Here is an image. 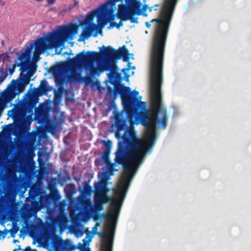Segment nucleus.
Listing matches in <instances>:
<instances>
[{
  "label": "nucleus",
  "instance_id": "nucleus-1",
  "mask_svg": "<svg viewBox=\"0 0 251 251\" xmlns=\"http://www.w3.org/2000/svg\"><path fill=\"white\" fill-rule=\"evenodd\" d=\"M164 41H161L158 37H155L152 48L151 58L150 62V95L151 108L146 109L147 103L141 101L142 97L137 98L139 92L134 90L131 92L133 98L137 99L139 102L145 103V107L139 108L132 119H129L126 110L124 108L126 118L131 125L134 123H141L147 129V140H143L136 137L131 132L126 130L124 135L120 131L127 127L126 120L120 118L117 114L115 116L117 130L115 137L124 143L126 149L146 154L148 151L154 144L156 137V125L158 127L165 129L167 126V116L166 109L162 106V97L161 85L163 81V67L164 61Z\"/></svg>",
  "mask_w": 251,
  "mask_h": 251
},
{
  "label": "nucleus",
  "instance_id": "nucleus-2",
  "mask_svg": "<svg viewBox=\"0 0 251 251\" xmlns=\"http://www.w3.org/2000/svg\"><path fill=\"white\" fill-rule=\"evenodd\" d=\"M133 149H126L122 142H119L118 143L115 161L117 164L122 165L125 172L121 178L118 189L115 192L116 198H113L107 194L95 192L94 199L104 204L111 201L110 212L106 215V218L109 220H112L119 214L129 185V180L136 168L143 162L146 155L134 151Z\"/></svg>",
  "mask_w": 251,
  "mask_h": 251
},
{
  "label": "nucleus",
  "instance_id": "nucleus-3",
  "mask_svg": "<svg viewBox=\"0 0 251 251\" xmlns=\"http://www.w3.org/2000/svg\"><path fill=\"white\" fill-rule=\"evenodd\" d=\"M78 30L77 25L71 24L61 26L57 30L50 32L46 37L36 39L34 43V54H41L48 50L60 47L65 41L73 39Z\"/></svg>",
  "mask_w": 251,
  "mask_h": 251
},
{
  "label": "nucleus",
  "instance_id": "nucleus-4",
  "mask_svg": "<svg viewBox=\"0 0 251 251\" xmlns=\"http://www.w3.org/2000/svg\"><path fill=\"white\" fill-rule=\"evenodd\" d=\"M108 78L110 83L114 85L115 94L120 95L123 104L127 111L129 118L132 119L134 114L137 112L138 108L145 107V103L139 102L137 99L132 96L130 88L120 83L122 77L121 74L117 72L116 66H112Z\"/></svg>",
  "mask_w": 251,
  "mask_h": 251
},
{
  "label": "nucleus",
  "instance_id": "nucleus-5",
  "mask_svg": "<svg viewBox=\"0 0 251 251\" xmlns=\"http://www.w3.org/2000/svg\"><path fill=\"white\" fill-rule=\"evenodd\" d=\"M50 90L47 82L45 80H42L39 87L34 88L33 92L28 96L27 99L8 112H11L10 116L15 120L24 117L27 114L32 115L33 110L38 102V97L47 94Z\"/></svg>",
  "mask_w": 251,
  "mask_h": 251
},
{
  "label": "nucleus",
  "instance_id": "nucleus-6",
  "mask_svg": "<svg viewBox=\"0 0 251 251\" xmlns=\"http://www.w3.org/2000/svg\"><path fill=\"white\" fill-rule=\"evenodd\" d=\"M88 52L83 50L77 53L75 57L70 59L68 65L71 67L82 66L86 71H89L88 75L83 77V81L87 84L93 82L92 78L98 74L99 69L95 66L94 63L99 61L95 59L94 57Z\"/></svg>",
  "mask_w": 251,
  "mask_h": 251
},
{
  "label": "nucleus",
  "instance_id": "nucleus-7",
  "mask_svg": "<svg viewBox=\"0 0 251 251\" xmlns=\"http://www.w3.org/2000/svg\"><path fill=\"white\" fill-rule=\"evenodd\" d=\"M167 0H165L162 9L160 11V15L161 18L160 19H154L151 21L150 22H146V25L148 28H150L151 26V23H153L155 22L157 23V25L156 26L154 33L153 37V40L151 45V58L152 55V48L153 46V43L155 41V37L157 36L160 39V41H164V53L165 52V45L166 43L167 37L169 27L170 25V24L171 21V19L172 17L173 13L175 10V6H174V8L172 9H170L168 12V13H164V6L166 3Z\"/></svg>",
  "mask_w": 251,
  "mask_h": 251
},
{
  "label": "nucleus",
  "instance_id": "nucleus-8",
  "mask_svg": "<svg viewBox=\"0 0 251 251\" xmlns=\"http://www.w3.org/2000/svg\"><path fill=\"white\" fill-rule=\"evenodd\" d=\"M113 0H109L102 4L100 8L96 9V17L97 18V25L98 26L103 27L106 24L108 18L109 22L114 21L115 15L113 14L116 9V3H112ZM99 32L102 33V31L99 29Z\"/></svg>",
  "mask_w": 251,
  "mask_h": 251
},
{
  "label": "nucleus",
  "instance_id": "nucleus-9",
  "mask_svg": "<svg viewBox=\"0 0 251 251\" xmlns=\"http://www.w3.org/2000/svg\"><path fill=\"white\" fill-rule=\"evenodd\" d=\"M124 0H119L123 2ZM125 4L121 3L118 5L117 15H122L127 13L141 15L142 11L141 7L142 3L137 0H125Z\"/></svg>",
  "mask_w": 251,
  "mask_h": 251
},
{
  "label": "nucleus",
  "instance_id": "nucleus-10",
  "mask_svg": "<svg viewBox=\"0 0 251 251\" xmlns=\"http://www.w3.org/2000/svg\"><path fill=\"white\" fill-rule=\"evenodd\" d=\"M95 17H96V9L87 14L84 21L85 27L83 29L81 35L84 39H88L90 38L93 32L95 31L93 35L94 37L98 36L99 33V26L97 24L93 23Z\"/></svg>",
  "mask_w": 251,
  "mask_h": 251
},
{
  "label": "nucleus",
  "instance_id": "nucleus-11",
  "mask_svg": "<svg viewBox=\"0 0 251 251\" xmlns=\"http://www.w3.org/2000/svg\"><path fill=\"white\" fill-rule=\"evenodd\" d=\"M105 233L101 232H94L100 237L103 239L100 245V251H113L114 232L110 228Z\"/></svg>",
  "mask_w": 251,
  "mask_h": 251
},
{
  "label": "nucleus",
  "instance_id": "nucleus-12",
  "mask_svg": "<svg viewBox=\"0 0 251 251\" xmlns=\"http://www.w3.org/2000/svg\"><path fill=\"white\" fill-rule=\"evenodd\" d=\"M100 52L95 51H87V52L93 56L92 57H94L95 59L99 61L102 58L110 60L115 59V50L111 46H102L101 48H100Z\"/></svg>",
  "mask_w": 251,
  "mask_h": 251
},
{
  "label": "nucleus",
  "instance_id": "nucleus-13",
  "mask_svg": "<svg viewBox=\"0 0 251 251\" xmlns=\"http://www.w3.org/2000/svg\"><path fill=\"white\" fill-rule=\"evenodd\" d=\"M103 177L101 179L94 184L95 192H101L106 194L109 192L110 189L107 187V178L105 173H102Z\"/></svg>",
  "mask_w": 251,
  "mask_h": 251
},
{
  "label": "nucleus",
  "instance_id": "nucleus-14",
  "mask_svg": "<svg viewBox=\"0 0 251 251\" xmlns=\"http://www.w3.org/2000/svg\"><path fill=\"white\" fill-rule=\"evenodd\" d=\"M17 93L14 90L10 89L2 92L0 98V105L10 102L16 96Z\"/></svg>",
  "mask_w": 251,
  "mask_h": 251
},
{
  "label": "nucleus",
  "instance_id": "nucleus-15",
  "mask_svg": "<svg viewBox=\"0 0 251 251\" xmlns=\"http://www.w3.org/2000/svg\"><path fill=\"white\" fill-rule=\"evenodd\" d=\"M102 143L104 146V152L101 156L102 161L106 164L109 162V154L111 149V142L109 140H103Z\"/></svg>",
  "mask_w": 251,
  "mask_h": 251
},
{
  "label": "nucleus",
  "instance_id": "nucleus-16",
  "mask_svg": "<svg viewBox=\"0 0 251 251\" xmlns=\"http://www.w3.org/2000/svg\"><path fill=\"white\" fill-rule=\"evenodd\" d=\"M129 51L126 45L119 48L118 50H115V59H120L122 57L124 61L127 62L129 59Z\"/></svg>",
  "mask_w": 251,
  "mask_h": 251
},
{
  "label": "nucleus",
  "instance_id": "nucleus-17",
  "mask_svg": "<svg viewBox=\"0 0 251 251\" xmlns=\"http://www.w3.org/2000/svg\"><path fill=\"white\" fill-rule=\"evenodd\" d=\"M11 82L14 83L15 88L18 91L16 93L17 94L23 92L25 90L26 86L29 84L22 77L19 80L13 79Z\"/></svg>",
  "mask_w": 251,
  "mask_h": 251
},
{
  "label": "nucleus",
  "instance_id": "nucleus-18",
  "mask_svg": "<svg viewBox=\"0 0 251 251\" xmlns=\"http://www.w3.org/2000/svg\"><path fill=\"white\" fill-rule=\"evenodd\" d=\"M34 47V44L33 43H31L29 46L25 49V51L23 52L21 55L19 57V59L20 61H26L27 60L29 59L30 58V54L31 52V50Z\"/></svg>",
  "mask_w": 251,
  "mask_h": 251
},
{
  "label": "nucleus",
  "instance_id": "nucleus-19",
  "mask_svg": "<svg viewBox=\"0 0 251 251\" xmlns=\"http://www.w3.org/2000/svg\"><path fill=\"white\" fill-rule=\"evenodd\" d=\"M136 14H132L130 13L122 14V15H117L118 18L121 20L122 21H126L130 20V22L132 23H136L137 24L138 23L137 17H134L133 16Z\"/></svg>",
  "mask_w": 251,
  "mask_h": 251
},
{
  "label": "nucleus",
  "instance_id": "nucleus-20",
  "mask_svg": "<svg viewBox=\"0 0 251 251\" xmlns=\"http://www.w3.org/2000/svg\"><path fill=\"white\" fill-rule=\"evenodd\" d=\"M177 0H167L166 3L164 6V13H168V11L170 10V9H173L174 8V6L176 5Z\"/></svg>",
  "mask_w": 251,
  "mask_h": 251
},
{
  "label": "nucleus",
  "instance_id": "nucleus-21",
  "mask_svg": "<svg viewBox=\"0 0 251 251\" xmlns=\"http://www.w3.org/2000/svg\"><path fill=\"white\" fill-rule=\"evenodd\" d=\"M27 65H28V63L26 61H25V60L20 61V62L19 63H18L17 62H15L14 64L13 65L12 68H13L14 70H15L16 66H20L21 67V68L20 69V71H21L20 76H21L23 75L22 73L25 70Z\"/></svg>",
  "mask_w": 251,
  "mask_h": 251
},
{
  "label": "nucleus",
  "instance_id": "nucleus-22",
  "mask_svg": "<svg viewBox=\"0 0 251 251\" xmlns=\"http://www.w3.org/2000/svg\"><path fill=\"white\" fill-rule=\"evenodd\" d=\"M31 69L33 70V72H28L26 74L23 75L21 77L23 78L26 82L29 83L30 81V78L32 76L34 72L36 70V67L34 68L32 66L31 67Z\"/></svg>",
  "mask_w": 251,
  "mask_h": 251
},
{
  "label": "nucleus",
  "instance_id": "nucleus-23",
  "mask_svg": "<svg viewBox=\"0 0 251 251\" xmlns=\"http://www.w3.org/2000/svg\"><path fill=\"white\" fill-rule=\"evenodd\" d=\"M95 201V209L97 211H101L103 209V203L101 202H100L97 200V199H94Z\"/></svg>",
  "mask_w": 251,
  "mask_h": 251
},
{
  "label": "nucleus",
  "instance_id": "nucleus-24",
  "mask_svg": "<svg viewBox=\"0 0 251 251\" xmlns=\"http://www.w3.org/2000/svg\"><path fill=\"white\" fill-rule=\"evenodd\" d=\"M123 21H122L121 20V21L119 23H117L114 21H111L110 22V27H116L117 28L119 29L121 26L123 25Z\"/></svg>",
  "mask_w": 251,
  "mask_h": 251
},
{
  "label": "nucleus",
  "instance_id": "nucleus-25",
  "mask_svg": "<svg viewBox=\"0 0 251 251\" xmlns=\"http://www.w3.org/2000/svg\"><path fill=\"white\" fill-rule=\"evenodd\" d=\"M78 2L76 0H74L73 3H71L69 5L68 9H66V10H64V12H67L70 11L71 9H73L75 6L78 5Z\"/></svg>",
  "mask_w": 251,
  "mask_h": 251
},
{
  "label": "nucleus",
  "instance_id": "nucleus-26",
  "mask_svg": "<svg viewBox=\"0 0 251 251\" xmlns=\"http://www.w3.org/2000/svg\"><path fill=\"white\" fill-rule=\"evenodd\" d=\"M77 249H79L80 251H91L88 247H85L83 244L81 243L78 244Z\"/></svg>",
  "mask_w": 251,
  "mask_h": 251
},
{
  "label": "nucleus",
  "instance_id": "nucleus-27",
  "mask_svg": "<svg viewBox=\"0 0 251 251\" xmlns=\"http://www.w3.org/2000/svg\"><path fill=\"white\" fill-rule=\"evenodd\" d=\"M66 67H67V64L64 63L62 64L57 65L54 68V69L58 71H63V70H64Z\"/></svg>",
  "mask_w": 251,
  "mask_h": 251
},
{
  "label": "nucleus",
  "instance_id": "nucleus-28",
  "mask_svg": "<svg viewBox=\"0 0 251 251\" xmlns=\"http://www.w3.org/2000/svg\"><path fill=\"white\" fill-rule=\"evenodd\" d=\"M147 9H148V5L147 4H145L143 6L142 8L141 9V10L142 11V14L144 16H147V14L145 13V12L147 10Z\"/></svg>",
  "mask_w": 251,
  "mask_h": 251
},
{
  "label": "nucleus",
  "instance_id": "nucleus-29",
  "mask_svg": "<svg viewBox=\"0 0 251 251\" xmlns=\"http://www.w3.org/2000/svg\"><path fill=\"white\" fill-rule=\"evenodd\" d=\"M130 63L129 62L128 63V68H123L122 70V71L123 72H124L126 75V72L129 70H130Z\"/></svg>",
  "mask_w": 251,
  "mask_h": 251
},
{
  "label": "nucleus",
  "instance_id": "nucleus-30",
  "mask_svg": "<svg viewBox=\"0 0 251 251\" xmlns=\"http://www.w3.org/2000/svg\"><path fill=\"white\" fill-rule=\"evenodd\" d=\"M23 251H37L36 249H32L30 246H27Z\"/></svg>",
  "mask_w": 251,
  "mask_h": 251
},
{
  "label": "nucleus",
  "instance_id": "nucleus-31",
  "mask_svg": "<svg viewBox=\"0 0 251 251\" xmlns=\"http://www.w3.org/2000/svg\"><path fill=\"white\" fill-rule=\"evenodd\" d=\"M8 232V231L6 229H5L3 231H2V238L3 239L5 237V236H6V234H7Z\"/></svg>",
  "mask_w": 251,
  "mask_h": 251
},
{
  "label": "nucleus",
  "instance_id": "nucleus-32",
  "mask_svg": "<svg viewBox=\"0 0 251 251\" xmlns=\"http://www.w3.org/2000/svg\"><path fill=\"white\" fill-rule=\"evenodd\" d=\"M47 1L50 4H53L56 2V0H47Z\"/></svg>",
  "mask_w": 251,
  "mask_h": 251
},
{
  "label": "nucleus",
  "instance_id": "nucleus-33",
  "mask_svg": "<svg viewBox=\"0 0 251 251\" xmlns=\"http://www.w3.org/2000/svg\"><path fill=\"white\" fill-rule=\"evenodd\" d=\"M14 70L13 68H10L8 69V71H9V75H11L13 74L14 72Z\"/></svg>",
  "mask_w": 251,
  "mask_h": 251
},
{
  "label": "nucleus",
  "instance_id": "nucleus-34",
  "mask_svg": "<svg viewBox=\"0 0 251 251\" xmlns=\"http://www.w3.org/2000/svg\"><path fill=\"white\" fill-rule=\"evenodd\" d=\"M24 249H21V246L18 245V248L15 249L13 251H23Z\"/></svg>",
  "mask_w": 251,
  "mask_h": 251
},
{
  "label": "nucleus",
  "instance_id": "nucleus-35",
  "mask_svg": "<svg viewBox=\"0 0 251 251\" xmlns=\"http://www.w3.org/2000/svg\"><path fill=\"white\" fill-rule=\"evenodd\" d=\"M17 232L16 230H12L11 231V235L12 237H14Z\"/></svg>",
  "mask_w": 251,
  "mask_h": 251
},
{
  "label": "nucleus",
  "instance_id": "nucleus-36",
  "mask_svg": "<svg viewBox=\"0 0 251 251\" xmlns=\"http://www.w3.org/2000/svg\"><path fill=\"white\" fill-rule=\"evenodd\" d=\"M6 77V75L4 76H1L0 77V83L2 82L5 79V78Z\"/></svg>",
  "mask_w": 251,
  "mask_h": 251
},
{
  "label": "nucleus",
  "instance_id": "nucleus-37",
  "mask_svg": "<svg viewBox=\"0 0 251 251\" xmlns=\"http://www.w3.org/2000/svg\"><path fill=\"white\" fill-rule=\"evenodd\" d=\"M58 193V191L57 190H55L54 191L52 192L51 193V196L53 197L54 195H55Z\"/></svg>",
  "mask_w": 251,
  "mask_h": 251
},
{
  "label": "nucleus",
  "instance_id": "nucleus-38",
  "mask_svg": "<svg viewBox=\"0 0 251 251\" xmlns=\"http://www.w3.org/2000/svg\"><path fill=\"white\" fill-rule=\"evenodd\" d=\"M148 9L149 10V11L150 12H151L153 10V7L152 6H151V7H148Z\"/></svg>",
  "mask_w": 251,
  "mask_h": 251
},
{
  "label": "nucleus",
  "instance_id": "nucleus-39",
  "mask_svg": "<svg viewBox=\"0 0 251 251\" xmlns=\"http://www.w3.org/2000/svg\"><path fill=\"white\" fill-rule=\"evenodd\" d=\"M86 238H87V236H86V238L83 240V242L84 244H86L87 242V241L86 240Z\"/></svg>",
  "mask_w": 251,
  "mask_h": 251
},
{
  "label": "nucleus",
  "instance_id": "nucleus-40",
  "mask_svg": "<svg viewBox=\"0 0 251 251\" xmlns=\"http://www.w3.org/2000/svg\"><path fill=\"white\" fill-rule=\"evenodd\" d=\"M90 204L89 201H88V211H89V210L90 209Z\"/></svg>",
  "mask_w": 251,
  "mask_h": 251
},
{
  "label": "nucleus",
  "instance_id": "nucleus-41",
  "mask_svg": "<svg viewBox=\"0 0 251 251\" xmlns=\"http://www.w3.org/2000/svg\"><path fill=\"white\" fill-rule=\"evenodd\" d=\"M13 242L14 243L19 242V241L18 239H14L13 240Z\"/></svg>",
  "mask_w": 251,
  "mask_h": 251
},
{
  "label": "nucleus",
  "instance_id": "nucleus-42",
  "mask_svg": "<svg viewBox=\"0 0 251 251\" xmlns=\"http://www.w3.org/2000/svg\"><path fill=\"white\" fill-rule=\"evenodd\" d=\"M66 9H68V8H65L62 9V10H61V12L65 13L64 11V10H66Z\"/></svg>",
  "mask_w": 251,
  "mask_h": 251
},
{
  "label": "nucleus",
  "instance_id": "nucleus-43",
  "mask_svg": "<svg viewBox=\"0 0 251 251\" xmlns=\"http://www.w3.org/2000/svg\"><path fill=\"white\" fill-rule=\"evenodd\" d=\"M91 239L90 238V239L88 240V242H90V241H91Z\"/></svg>",
  "mask_w": 251,
  "mask_h": 251
},
{
  "label": "nucleus",
  "instance_id": "nucleus-44",
  "mask_svg": "<svg viewBox=\"0 0 251 251\" xmlns=\"http://www.w3.org/2000/svg\"><path fill=\"white\" fill-rule=\"evenodd\" d=\"M159 5V4H155V5H154V6H158Z\"/></svg>",
  "mask_w": 251,
  "mask_h": 251
},
{
  "label": "nucleus",
  "instance_id": "nucleus-45",
  "mask_svg": "<svg viewBox=\"0 0 251 251\" xmlns=\"http://www.w3.org/2000/svg\"><path fill=\"white\" fill-rule=\"evenodd\" d=\"M51 128H52V129H54V127H52Z\"/></svg>",
  "mask_w": 251,
  "mask_h": 251
}]
</instances>
